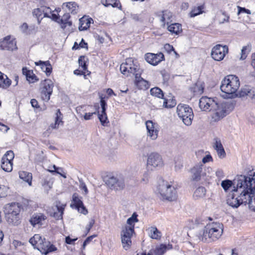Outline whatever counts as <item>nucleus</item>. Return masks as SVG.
I'll list each match as a JSON object with an SVG mask.
<instances>
[{"instance_id":"f257e3e1","label":"nucleus","mask_w":255,"mask_h":255,"mask_svg":"<svg viewBox=\"0 0 255 255\" xmlns=\"http://www.w3.org/2000/svg\"><path fill=\"white\" fill-rule=\"evenodd\" d=\"M199 107L204 111H215L212 116L214 121H218L225 117L232 110V105L229 102L219 104L213 99L202 97L199 100Z\"/></svg>"},{"instance_id":"f03ea898","label":"nucleus","mask_w":255,"mask_h":255,"mask_svg":"<svg viewBox=\"0 0 255 255\" xmlns=\"http://www.w3.org/2000/svg\"><path fill=\"white\" fill-rule=\"evenodd\" d=\"M120 70L124 75L127 76L129 74L135 76L134 83L137 88L140 90H145L149 88V82L141 77L142 70L139 66L134 63L131 58L126 59V62L121 65Z\"/></svg>"},{"instance_id":"7ed1b4c3","label":"nucleus","mask_w":255,"mask_h":255,"mask_svg":"<svg viewBox=\"0 0 255 255\" xmlns=\"http://www.w3.org/2000/svg\"><path fill=\"white\" fill-rule=\"evenodd\" d=\"M234 184L236 186L233 187V191L245 194L246 197H249V194L252 195L253 192H255V181L251 173L249 176L237 175L234 179Z\"/></svg>"},{"instance_id":"20e7f679","label":"nucleus","mask_w":255,"mask_h":255,"mask_svg":"<svg viewBox=\"0 0 255 255\" xmlns=\"http://www.w3.org/2000/svg\"><path fill=\"white\" fill-rule=\"evenodd\" d=\"M223 232V226L219 223L207 224L205 229L198 234L199 239L203 242H211L218 239Z\"/></svg>"},{"instance_id":"39448f33","label":"nucleus","mask_w":255,"mask_h":255,"mask_svg":"<svg viewBox=\"0 0 255 255\" xmlns=\"http://www.w3.org/2000/svg\"><path fill=\"white\" fill-rule=\"evenodd\" d=\"M21 209L22 205L19 203L13 202L7 205L5 210V218L9 225L17 226L21 224Z\"/></svg>"},{"instance_id":"423d86ee","label":"nucleus","mask_w":255,"mask_h":255,"mask_svg":"<svg viewBox=\"0 0 255 255\" xmlns=\"http://www.w3.org/2000/svg\"><path fill=\"white\" fill-rule=\"evenodd\" d=\"M29 242L34 248L37 249L42 254L45 255L57 250V248L54 245L51 244L50 242L45 238L42 239L39 234L34 235L29 239Z\"/></svg>"},{"instance_id":"0eeeda50","label":"nucleus","mask_w":255,"mask_h":255,"mask_svg":"<svg viewBox=\"0 0 255 255\" xmlns=\"http://www.w3.org/2000/svg\"><path fill=\"white\" fill-rule=\"evenodd\" d=\"M240 85L239 78L234 75H229L224 78L222 81L220 89L222 92L231 95L235 94Z\"/></svg>"},{"instance_id":"6e6552de","label":"nucleus","mask_w":255,"mask_h":255,"mask_svg":"<svg viewBox=\"0 0 255 255\" xmlns=\"http://www.w3.org/2000/svg\"><path fill=\"white\" fill-rule=\"evenodd\" d=\"M177 114L179 118L186 126H190L194 117L192 109L187 105L179 104L177 107Z\"/></svg>"},{"instance_id":"1a4fd4ad","label":"nucleus","mask_w":255,"mask_h":255,"mask_svg":"<svg viewBox=\"0 0 255 255\" xmlns=\"http://www.w3.org/2000/svg\"><path fill=\"white\" fill-rule=\"evenodd\" d=\"M158 191L163 199L171 201L176 199V191L174 186L163 181L158 186Z\"/></svg>"},{"instance_id":"9d476101","label":"nucleus","mask_w":255,"mask_h":255,"mask_svg":"<svg viewBox=\"0 0 255 255\" xmlns=\"http://www.w3.org/2000/svg\"><path fill=\"white\" fill-rule=\"evenodd\" d=\"M247 200L245 194L232 191L227 197V203L233 208H238L241 204L247 205Z\"/></svg>"},{"instance_id":"9b49d317","label":"nucleus","mask_w":255,"mask_h":255,"mask_svg":"<svg viewBox=\"0 0 255 255\" xmlns=\"http://www.w3.org/2000/svg\"><path fill=\"white\" fill-rule=\"evenodd\" d=\"M53 83L50 79L42 81L40 85V92L41 99L45 101H48L53 92Z\"/></svg>"},{"instance_id":"f8f14e48","label":"nucleus","mask_w":255,"mask_h":255,"mask_svg":"<svg viewBox=\"0 0 255 255\" xmlns=\"http://www.w3.org/2000/svg\"><path fill=\"white\" fill-rule=\"evenodd\" d=\"M134 232L133 226H126L122 230L121 232L122 243L123 248L126 250L128 249L131 245V238Z\"/></svg>"},{"instance_id":"ddd939ff","label":"nucleus","mask_w":255,"mask_h":255,"mask_svg":"<svg viewBox=\"0 0 255 255\" xmlns=\"http://www.w3.org/2000/svg\"><path fill=\"white\" fill-rule=\"evenodd\" d=\"M228 52V46L217 44L212 48L211 56L215 60L221 61L224 59Z\"/></svg>"},{"instance_id":"4468645a","label":"nucleus","mask_w":255,"mask_h":255,"mask_svg":"<svg viewBox=\"0 0 255 255\" xmlns=\"http://www.w3.org/2000/svg\"><path fill=\"white\" fill-rule=\"evenodd\" d=\"M145 59L148 63L155 66L164 60V56L161 52L157 54L149 53L145 55Z\"/></svg>"},{"instance_id":"2eb2a0df","label":"nucleus","mask_w":255,"mask_h":255,"mask_svg":"<svg viewBox=\"0 0 255 255\" xmlns=\"http://www.w3.org/2000/svg\"><path fill=\"white\" fill-rule=\"evenodd\" d=\"M70 206L72 208H75L77 209L80 213L84 215H86L88 213V210L84 206L82 201L79 198L78 196L76 193L73 195L72 202Z\"/></svg>"},{"instance_id":"dca6fc26","label":"nucleus","mask_w":255,"mask_h":255,"mask_svg":"<svg viewBox=\"0 0 255 255\" xmlns=\"http://www.w3.org/2000/svg\"><path fill=\"white\" fill-rule=\"evenodd\" d=\"M147 131V135L152 140H155L158 136V130L157 125L152 121H147L145 123Z\"/></svg>"},{"instance_id":"f3484780","label":"nucleus","mask_w":255,"mask_h":255,"mask_svg":"<svg viewBox=\"0 0 255 255\" xmlns=\"http://www.w3.org/2000/svg\"><path fill=\"white\" fill-rule=\"evenodd\" d=\"M147 165H151L154 167H161L163 165V161L161 156L157 153H151L147 158Z\"/></svg>"},{"instance_id":"a211bd4d","label":"nucleus","mask_w":255,"mask_h":255,"mask_svg":"<svg viewBox=\"0 0 255 255\" xmlns=\"http://www.w3.org/2000/svg\"><path fill=\"white\" fill-rule=\"evenodd\" d=\"M239 96L241 98L246 97L252 100H255V88L250 86H245L239 92Z\"/></svg>"},{"instance_id":"6ab92c4d","label":"nucleus","mask_w":255,"mask_h":255,"mask_svg":"<svg viewBox=\"0 0 255 255\" xmlns=\"http://www.w3.org/2000/svg\"><path fill=\"white\" fill-rule=\"evenodd\" d=\"M202 166V164L196 165L191 169V179L193 180L199 181L201 176L204 175Z\"/></svg>"},{"instance_id":"aec40b11","label":"nucleus","mask_w":255,"mask_h":255,"mask_svg":"<svg viewBox=\"0 0 255 255\" xmlns=\"http://www.w3.org/2000/svg\"><path fill=\"white\" fill-rule=\"evenodd\" d=\"M15 40H8L5 39L4 40L0 42V49L2 50H10L13 51L17 49Z\"/></svg>"},{"instance_id":"412c9836","label":"nucleus","mask_w":255,"mask_h":255,"mask_svg":"<svg viewBox=\"0 0 255 255\" xmlns=\"http://www.w3.org/2000/svg\"><path fill=\"white\" fill-rule=\"evenodd\" d=\"M158 16H159L160 21L163 23L162 26L164 27L165 24L168 25L169 22L171 21L172 13L168 10H164L159 12Z\"/></svg>"},{"instance_id":"4be33fe9","label":"nucleus","mask_w":255,"mask_h":255,"mask_svg":"<svg viewBox=\"0 0 255 255\" xmlns=\"http://www.w3.org/2000/svg\"><path fill=\"white\" fill-rule=\"evenodd\" d=\"M46 219V216L42 213H34L30 220V223L33 226L36 225H42V222Z\"/></svg>"},{"instance_id":"5701e85b","label":"nucleus","mask_w":255,"mask_h":255,"mask_svg":"<svg viewBox=\"0 0 255 255\" xmlns=\"http://www.w3.org/2000/svg\"><path fill=\"white\" fill-rule=\"evenodd\" d=\"M52 211H49L51 216L53 217L57 220H59L62 217L63 214L64 207L59 206L57 204L52 207Z\"/></svg>"},{"instance_id":"b1692460","label":"nucleus","mask_w":255,"mask_h":255,"mask_svg":"<svg viewBox=\"0 0 255 255\" xmlns=\"http://www.w3.org/2000/svg\"><path fill=\"white\" fill-rule=\"evenodd\" d=\"M93 21V20L91 18H85L82 17L80 19V25L79 26V30L80 31L85 30L87 29L90 26L92 22Z\"/></svg>"},{"instance_id":"393cba45","label":"nucleus","mask_w":255,"mask_h":255,"mask_svg":"<svg viewBox=\"0 0 255 255\" xmlns=\"http://www.w3.org/2000/svg\"><path fill=\"white\" fill-rule=\"evenodd\" d=\"M70 17V15L69 13H66L60 18V24H61V27L62 29H65L67 26H71L72 22L71 21H69V19Z\"/></svg>"},{"instance_id":"a878e982","label":"nucleus","mask_w":255,"mask_h":255,"mask_svg":"<svg viewBox=\"0 0 255 255\" xmlns=\"http://www.w3.org/2000/svg\"><path fill=\"white\" fill-rule=\"evenodd\" d=\"M214 148L216 150L217 154L220 158H223L225 156V151L220 140H218V139H216Z\"/></svg>"},{"instance_id":"bb28decb","label":"nucleus","mask_w":255,"mask_h":255,"mask_svg":"<svg viewBox=\"0 0 255 255\" xmlns=\"http://www.w3.org/2000/svg\"><path fill=\"white\" fill-rule=\"evenodd\" d=\"M11 84V80L6 75H4L0 71V87L3 89L8 88Z\"/></svg>"},{"instance_id":"cd10ccee","label":"nucleus","mask_w":255,"mask_h":255,"mask_svg":"<svg viewBox=\"0 0 255 255\" xmlns=\"http://www.w3.org/2000/svg\"><path fill=\"white\" fill-rule=\"evenodd\" d=\"M19 176L20 179L28 183L29 185H31L32 176L31 173L21 171L19 172Z\"/></svg>"},{"instance_id":"c85d7f7f","label":"nucleus","mask_w":255,"mask_h":255,"mask_svg":"<svg viewBox=\"0 0 255 255\" xmlns=\"http://www.w3.org/2000/svg\"><path fill=\"white\" fill-rule=\"evenodd\" d=\"M167 25L168 30L172 33L178 34L182 31L181 24L178 23H174Z\"/></svg>"},{"instance_id":"c756f323","label":"nucleus","mask_w":255,"mask_h":255,"mask_svg":"<svg viewBox=\"0 0 255 255\" xmlns=\"http://www.w3.org/2000/svg\"><path fill=\"white\" fill-rule=\"evenodd\" d=\"M171 248V245H169L167 247L165 245H161L159 247L156 248L153 251V254L154 255H162L167 250Z\"/></svg>"},{"instance_id":"7c9ffc66","label":"nucleus","mask_w":255,"mask_h":255,"mask_svg":"<svg viewBox=\"0 0 255 255\" xmlns=\"http://www.w3.org/2000/svg\"><path fill=\"white\" fill-rule=\"evenodd\" d=\"M125 187V180L122 177H117V181L113 187V190H123Z\"/></svg>"},{"instance_id":"2f4dec72","label":"nucleus","mask_w":255,"mask_h":255,"mask_svg":"<svg viewBox=\"0 0 255 255\" xmlns=\"http://www.w3.org/2000/svg\"><path fill=\"white\" fill-rule=\"evenodd\" d=\"M62 114L60 112V111L59 109L57 110V112L56 113V118H55V121L54 124H52L51 125V127L52 128H58V127L59 125L61 123L63 124V122L62 121Z\"/></svg>"},{"instance_id":"473e14b6","label":"nucleus","mask_w":255,"mask_h":255,"mask_svg":"<svg viewBox=\"0 0 255 255\" xmlns=\"http://www.w3.org/2000/svg\"><path fill=\"white\" fill-rule=\"evenodd\" d=\"M204 4L194 7L190 13V17H193L204 12Z\"/></svg>"},{"instance_id":"72a5a7b5","label":"nucleus","mask_w":255,"mask_h":255,"mask_svg":"<svg viewBox=\"0 0 255 255\" xmlns=\"http://www.w3.org/2000/svg\"><path fill=\"white\" fill-rule=\"evenodd\" d=\"M150 94L160 99H164V93L159 88L155 87L152 88L150 90Z\"/></svg>"},{"instance_id":"f704fd0d","label":"nucleus","mask_w":255,"mask_h":255,"mask_svg":"<svg viewBox=\"0 0 255 255\" xmlns=\"http://www.w3.org/2000/svg\"><path fill=\"white\" fill-rule=\"evenodd\" d=\"M249 197H246L247 200V204L248 205L249 208L255 212V192H253L252 195H250Z\"/></svg>"},{"instance_id":"c9c22d12","label":"nucleus","mask_w":255,"mask_h":255,"mask_svg":"<svg viewBox=\"0 0 255 255\" xmlns=\"http://www.w3.org/2000/svg\"><path fill=\"white\" fill-rule=\"evenodd\" d=\"M249 197H246L247 200V204L248 205L249 208L255 212V192H253L252 195H250Z\"/></svg>"},{"instance_id":"e433bc0d","label":"nucleus","mask_w":255,"mask_h":255,"mask_svg":"<svg viewBox=\"0 0 255 255\" xmlns=\"http://www.w3.org/2000/svg\"><path fill=\"white\" fill-rule=\"evenodd\" d=\"M208 221V220L206 217H199L196 219L195 225L197 228L204 227V229H205V226H206L207 224H209Z\"/></svg>"},{"instance_id":"4c0bfd02","label":"nucleus","mask_w":255,"mask_h":255,"mask_svg":"<svg viewBox=\"0 0 255 255\" xmlns=\"http://www.w3.org/2000/svg\"><path fill=\"white\" fill-rule=\"evenodd\" d=\"M221 185L225 192H227L233 186L234 187L236 186L234 184V179L233 181L229 179L224 180L222 181Z\"/></svg>"},{"instance_id":"58836bf2","label":"nucleus","mask_w":255,"mask_h":255,"mask_svg":"<svg viewBox=\"0 0 255 255\" xmlns=\"http://www.w3.org/2000/svg\"><path fill=\"white\" fill-rule=\"evenodd\" d=\"M65 5L72 13L75 14L77 13V11L78 9V6L75 2L64 3H63V6Z\"/></svg>"},{"instance_id":"ea45409f","label":"nucleus","mask_w":255,"mask_h":255,"mask_svg":"<svg viewBox=\"0 0 255 255\" xmlns=\"http://www.w3.org/2000/svg\"><path fill=\"white\" fill-rule=\"evenodd\" d=\"M163 106L166 108H172L176 105V102L175 99L173 98L171 99L164 98Z\"/></svg>"},{"instance_id":"a19ab883","label":"nucleus","mask_w":255,"mask_h":255,"mask_svg":"<svg viewBox=\"0 0 255 255\" xmlns=\"http://www.w3.org/2000/svg\"><path fill=\"white\" fill-rule=\"evenodd\" d=\"M206 189L204 187H199L194 191L193 196L195 198H202L204 197L206 194Z\"/></svg>"},{"instance_id":"79ce46f5","label":"nucleus","mask_w":255,"mask_h":255,"mask_svg":"<svg viewBox=\"0 0 255 255\" xmlns=\"http://www.w3.org/2000/svg\"><path fill=\"white\" fill-rule=\"evenodd\" d=\"M97 113L98 115V118L101 124L103 126H106V125L109 123L106 112L103 113V111H101V113H100L97 110Z\"/></svg>"},{"instance_id":"37998d69","label":"nucleus","mask_w":255,"mask_h":255,"mask_svg":"<svg viewBox=\"0 0 255 255\" xmlns=\"http://www.w3.org/2000/svg\"><path fill=\"white\" fill-rule=\"evenodd\" d=\"M252 49V46L250 44H248L247 45L244 46L241 50V56L240 59H245L249 53L250 52Z\"/></svg>"},{"instance_id":"c03bdc74","label":"nucleus","mask_w":255,"mask_h":255,"mask_svg":"<svg viewBox=\"0 0 255 255\" xmlns=\"http://www.w3.org/2000/svg\"><path fill=\"white\" fill-rule=\"evenodd\" d=\"M1 167L6 172H10L12 170V162L1 160Z\"/></svg>"},{"instance_id":"a18cd8bd","label":"nucleus","mask_w":255,"mask_h":255,"mask_svg":"<svg viewBox=\"0 0 255 255\" xmlns=\"http://www.w3.org/2000/svg\"><path fill=\"white\" fill-rule=\"evenodd\" d=\"M137 217V215L135 213L132 214L131 216L127 220V223L128 225V227L133 226V229L134 228L135 223L138 221Z\"/></svg>"},{"instance_id":"49530a36","label":"nucleus","mask_w":255,"mask_h":255,"mask_svg":"<svg viewBox=\"0 0 255 255\" xmlns=\"http://www.w3.org/2000/svg\"><path fill=\"white\" fill-rule=\"evenodd\" d=\"M14 157V153L11 150L7 151L2 156V160L8 161L12 162L13 159Z\"/></svg>"},{"instance_id":"de8ad7c7","label":"nucleus","mask_w":255,"mask_h":255,"mask_svg":"<svg viewBox=\"0 0 255 255\" xmlns=\"http://www.w3.org/2000/svg\"><path fill=\"white\" fill-rule=\"evenodd\" d=\"M117 177H114V176L108 177V178L105 181L106 184L109 187L112 189L117 181Z\"/></svg>"},{"instance_id":"09e8293b","label":"nucleus","mask_w":255,"mask_h":255,"mask_svg":"<svg viewBox=\"0 0 255 255\" xmlns=\"http://www.w3.org/2000/svg\"><path fill=\"white\" fill-rule=\"evenodd\" d=\"M150 233V237L152 239H157L160 237V233L158 231L156 227H151L149 228Z\"/></svg>"},{"instance_id":"8fccbe9b","label":"nucleus","mask_w":255,"mask_h":255,"mask_svg":"<svg viewBox=\"0 0 255 255\" xmlns=\"http://www.w3.org/2000/svg\"><path fill=\"white\" fill-rule=\"evenodd\" d=\"M26 78L27 80L29 83H34L38 81L36 76L33 73V72L28 71L26 73Z\"/></svg>"},{"instance_id":"3c124183","label":"nucleus","mask_w":255,"mask_h":255,"mask_svg":"<svg viewBox=\"0 0 255 255\" xmlns=\"http://www.w3.org/2000/svg\"><path fill=\"white\" fill-rule=\"evenodd\" d=\"M102 3L105 6L111 5L113 7H118L119 4L116 0H102Z\"/></svg>"},{"instance_id":"603ef678","label":"nucleus","mask_w":255,"mask_h":255,"mask_svg":"<svg viewBox=\"0 0 255 255\" xmlns=\"http://www.w3.org/2000/svg\"><path fill=\"white\" fill-rule=\"evenodd\" d=\"M43 11H43V10H42V6H41L39 8L34 9L32 12L33 15L37 17V18L38 19L39 23H40V21L39 20V19L40 18V17H41V18H42V15H43Z\"/></svg>"},{"instance_id":"864d4df0","label":"nucleus","mask_w":255,"mask_h":255,"mask_svg":"<svg viewBox=\"0 0 255 255\" xmlns=\"http://www.w3.org/2000/svg\"><path fill=\"white\" fill-rule=\"evenodd\" d=\"M86 58L85 56H81L79 58L78 61L79 65L84 70L87 69V65L86 64Z\"/></svg>"},{"instance_id":"5fc2aeb1","label":"nucleus","mask_w":255,"mask_h":255,"mask_svg":"<svg viewBox=\"0 0 255 255\" xmlns=\"http://www.w3.org/2000/svg\"><path fill=\"white\" fill-rule=\"evenodd\" d=\"M204 92V87L202 84L198 85L196 84L194 87V92L195 95H201Z\"/></svg>"},{"instance_id":"6e6d98bb","label":"nucleus","mask_w":255,"mask_h":255,"mask_svg":"<svg viewBox=\"0 0 255 255\" xmlns=\"http://www.w3.org/2000/svg\"><path fill=\"white\" fill-rule=\"evenodd\" d=\"M95 110H96L95 112H92V113H86L85 114V115L84 116V118L85 120H90L92 116L93 115H95L97 114V111L99 110V107L98 105H97V106H95Z\"/></svg>"},{"instance_id":"4d7b16f0","label":"nucleus","mask_w":255,"mask_h":255,"mask_svg":"<svg viewBox=\"0 0 255 255\" xmlns=\"http://www.w3.org/2000/svg\"><path fill=\"white\" fill-rule=\"evenodd\" d=\"M35 64L37 66H40L42 70L44 72L47 68L48 64L46 63V61H42L39 60L38 62H35Z\"/></svg>"},{"instance_id":"13d9d810","label":"nucleus","mask_w":255,"mask_h":255,"mask_svg":"<svg viewBox=\"0 0 255 255\" xmlns=\"http://www.w3.org/2000/svg\"><path fill=\"white\" fill-rule=\"evenodd\" d=\"M53 168H54V170H48V171L50 172H56L57 173V174H60L61 176H62L63 177H64V178H66V176L65 174H62L61 173H60V172H59L58 171V170H59L61 171H63V169L62 168H58V167H57L55 165H53Z\"/></svg>"},{"instance_id":"bf43d9fd","label":"nucleus","mask_w":255,"mask_h":255,"mask_svg":"<svg viewBox=\"0 0 255 255\" xmlns=\"http://www.w3.org/2000/svg\"><path fill=\"white\" fill-rule=\"evenodd\" d=\"M42 10H43V17H49L50 15H49V13H50L51 12V10L49 7L46 6H42Z\"/></svg>"},{"instance_id":"052dcab7","label":"nucleus","mask_w":255,"mask_h":255,"mask_svg":"<svg viewBox=\"0 0 255 255\" xmlns=\"http://www.w3.org/2000/svg\"><path fill=\"white\" fill-rule=\"evenodd\" d=\"M46 63H47V64H48V65L44 72L45 73L47 76H49L52 72V66L49 61H46Z\"/></svg>"},{"instance_id":"680f3d73","label":"nucleus","mask_w":255,"mask_h":255,"mask_svg":"<svg viewBox=\"0 0 255 255\" xmlns=\"http://www.w3.org/2000/svg\"><path fill=\"white\" fill-rule=\"evenodd\" d=\"M6 196V188L4 186H0V198Z\"/></svg>"},{"instance_id":"e2e57ef3","label":"nucleus","mask_w":255,"mask_h":255,"mask_svg":"<svg viewBox=\"0 0 255 255\" xmlns=\"http://www.w3.org/2000/svg\"><path fill=\"white\" fill-rule=\"evenodd\" d=\"M100 104H101V106L102 108L101 111H103V113L106 112V107L107 106V103H106L105 100L104 99V98H102V97H101Z\"/></svg>"},{"instance_id":"0e129e2a","label":"nucleus","mask_w":255,"mask_h":255,"mask_svg":"<svg viewBox=\"0 0 255 255\" xmlns=\"http://www.w3.org/2000/svg\"><path fill=\"white\" fill-rule=\"evenodd\" d=\"M150 177L149 173L148 171H146L143 174L141 181L145 183H146L148 181V179Z\"/></svg>"},{"instance_id":"69168bd1","label":"nucleus","mask_w":255,"mask_h":255,"mask_svg":"<svg viewBox=\"0 0 255 255\" xmlns=\"http://www.w3.org/2000/svg\"><path fill=\"white\" fill-rule=\"evenodd\" d=\"M94 224H95V220L94 219H91V221H90L89 224L86 227V230L87 231L86 234L90 232L91 229L92 228V227L93 226Z\"/></svg>"},{"instance_id":"338daca9","label":"nucleus","mask_w":255,"mask_h":255,"mask_svg":"<svg viewBox=\"0 0 255 255\" xmlns=\"http://www.w3.org/2000/svg\"><path fill=\"white\" fill-rule=\"evenodd\" d=\"M212 160L213 158L211 155L210 154H207L202 159V162L204 163H206L211 161H212Z\"/></svg>"},{"instance_id":"774afa93","label":"nucleus","mask_w":255,"mask_h":255,"mask_svg":"<svg viewBox=\"0 0 255 255\" xmlns=\"http://www.w3.org/2000/svg\"><path fill=\"white\" fill-rule=\"evenodd\" d=\"M238 14H239L240 13H241L242 12H246L247 13H251L250 10L246 9L245 7H240L239 6H238Z\"/></svg>"}]
</instances>
